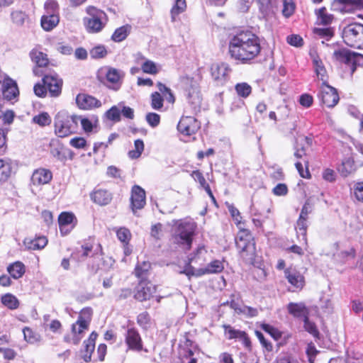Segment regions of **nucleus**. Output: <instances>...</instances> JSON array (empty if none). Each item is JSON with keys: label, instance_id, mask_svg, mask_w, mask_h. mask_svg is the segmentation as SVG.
<instances>
[{"label": "nucleus", "instance_id": "nucleus-53", "mask_svg": "<svg viewBox=\"0 0 363 363\" xmlns=\"http://www.w3.org/2000/svg\"><path fill=\"white\" fill-rule=\"evenodd\" d=\"M306 221L307 219L299 217L298 220L296 223V229L297 230V233L298 235H301L303 236V239L304 240H306Z\"/></svg>", "mask_w": 363, "mask_h": 363}, {"label": "nucleus", "instance_id": "nucleus-30", "mask_svg": "<svg viewBox=\"0 0 363 363\" xmlns=\"http://www.w3.org/2000/svg\"><path fill=\"white\" fill-rule=\"evenodd\" d=\"M288 311L296 318H306L308 315V310L303 303H289Z\"/></svg>", "mask_w": 363, "mask_h": 363}, {"label": "nucleus", "instance_id": "nucleus-26", "mask_svg": "<svg viewBox=\"0 0 363 363\" xmlns=\"http://www.w3.org/2000/svg\"><path fill=\"white\" fill-rule=\"evenodd\" d=\"M357 169L353 155L346 157L343 159L342 164L338 167V172L342 177H347L355 172Z\"/></svg>", "mask_w": 363, "mask_h": 363}, {"label": "nucleus", "instance_id": "nucleus-57", "mask_svg": "<svg viewBox=\"0 0 363 363\" xmlns=\"http://www.w3.org/2000/svg\"><path fill=\"white\" fill-rule=\"evenodd\" d=\"M33 91L37 96L41 98L45 97L48 94L46 86L43 82L42 83L35 84L33 87Z\"/></svg>", "mask_w": 363, "mask_h": 363}, {"label": "nucleus", "instance_id": "nucleus-64", "mask_svg": "<svg viewBox=\"0 0 363 363\" xmlns=\"http://www.w3.org/2000/svg\"><path fill=\"white\" fill-rule=\"evenodd\" d=\"M287 43L295 47H301L303 45V39L298 35H291L287 37Z\"/></svg>", "mask_w": 363, "mask_h": 363}, {"label": "nucleus", "instance_id": "nucleus-13", "mask_svg": "<svg viewBox=\"0 0 363 363\" xmlns=\"http://www.w3.org/2000/svg\"><path fill=\"white\" fill-rule=\"evenodd\" d=\"M319 97L323 104L329 108L335 106L339 101V96L337 90L327 84L326 82L322 83Z\"/></svg>", "mask_w": 363, "mask_h": 363}, {"label": "nucleus", "instance_id": "nucleus-1", "mask_svg": "<svg viewBox=\"0 0 363 363\" xmlns=\"http://www.w3.org/2000/svg\"><path fill=\"white\" fill-rule=\"evenodd\" d=\"M228 50L234 60L248 63L260 53L259 38L251 31H241L230 38Z\"/></svg>", "mask_w": 363, "mask_h": 363}, {"label": "nucleus", "instance_id": "nucleus-50", "mask_svg": "<svg viewBox=\"0 0 363 363\" xmlns=\"http://www.w3.org/2000/svg\"><path fill=\"white\" fill-rule=\"evenodd\" d=\"M295 10V4L292 0H284L283 1V15L288 18L291 16Z\"/></svg>", "mask_w": 363, "mask_h": 363}, {"label": "nucleus", "instance_id": "nucleus-29", "mask_svg": "<svg viewBox=\"0 0 363 363\" xmlns=\"http://www.w3.org/2000/svg\"><path fill=\"white\" fill-rule=\"evenodd\" d=\"M23 244L28 250H39L43 249L48 244V240L44 236L35 238H26Z\"/></svg>", "mask_w": 363, "mask_h": 363}, {"label": "nucleus", "instance_id": "nucleus-24", "mask_svg": "<svg viewBox=\"0 0 363 363\" xmlns=\"http://www.w3.org/2000/svg\"><path fill=\"white\" fill-rule=\"evenodd\" d=\"M52 178V174L49 169L40 168L33 172L31 182L35 186L44 185L48 184Z\"/></svg>", "mask_w": 363, "mask_h": 363}, {"label": "nucleus", "instance_id": "nucleus-28", "mask_svg": "<svg viewBox=\"0 0 363 363\" xmlns=\"http://www.w3.org/2000/svg\"><path fill=\"white\" fill-rule=\"evenodd\" d=\"M91 199L94 203L100 206H105L111 202L112 196L108 191L98 189L91 194Z\"/></svg>", "mask_w": 363, "mask_h": 363}, {"label": "nucleus", "instance_id": "nucleus-46", "mask_svg": "<svg viewBox=\"0 0 363 363\" xmlns=\"http://www.w3.org/2000/svg\"><path fill=\"white\" fill-rule=\"evenodd\" d=\"M141 69L143 72L150 74H155L158 72V68L156 64L150 60H146L142 64Z\"/></svg>", "mask_w": 363, "mask_h": 363}, {"label": "nucleus", "instance_id": "nucleus-17", "mask_svg": "<svg viewBox=\"0 0 363 363\" xmlns=\"http://www.w3.org/2000/svg\"><path fill=\"white\" fill-rule=\"evenodd\" d=\"M335 249L334 252V259L340 263H345L351 259H354L356 255V251L353 247L351 246H342L338 243H335L333 245Z\"/></svg>", "mask_w": 363, "mask_h": 363}, {"label": "nucleus", "instance_id": "nucleus-58", "mask_svg": "<svg viewBox=\"0 0 363 363\" xmlns=\"http://www.w3.org/2000/svg\"><path fill=\"white\" fill-rule=\"evenodd\" d=\"M45 9L47 14H57L58 11V4L55 0H48L45 4Z\"/></svg>", "mask_w": 363, "mask_h": 363}, {"label": "nucleus", "instance_id": "nucleus-21", "mask_svg": "<svg viewBox=\"0 0 363 363\" xmlns=\"http://www.w3.org/2000/svg\"><path fill=\"white\" fill-rule=\"evenodd\" d=\"M76 103L79 108L84 110L99 108L101 106L99 100L86 94H79L76 97Z\"/></svg>", "mask_w": 363, "mask_h": 363}, {"label": "nucleus", "instance_id": "nucleus-27", "mask_svg": "<svg viewBox=\"0 0 363 363\" xmlns=\"http://www.w3.org/2000/svg\"><path fill=\"white\" fill-rule=\"evenodd\" d=\"M123 77V71L112 67L108 68L106 74L107 81L113 84L114 89L120 87Z\"/></svg>", "mask_w": 363, "mask_h": 363}, {"label": "nucleus", "instance_id": "nucleus-10", "mask_svg": "<svg viewBox=\"0 0 363 363\" xmlns=\"http://www.w3.org/2000/svg\"><path fill=\"white\" fill-rule=\"evenodd\" d=\"M224 269V265L220 260H213L208 264L205 267L194 269L190 265H188L183 271L182 274H185L188 277L195 276L201 277L204 274H216L221 272Z\"/></svg>", "mask_w": 363, "mask_h": 363}, {"label": "nucleus", "instance_id": "nucleus-15", "mask_svg": "<svg viewBox=\"0 0 363 363\" xmlns=\"http://www.w3.org/2000/svg\"><path fill=\"white\" fill-rule=\"evenodd\" d=\"M199 128L200 123L192 116L182 117L177 125L179 132L186 136L195 134Z\"/></svg>", "mask_w": 363, "mask_h": 363}, {"label": "nucleus", "instance_id": "nucleus-32", "mask_svg": "<svg viewBox=\"0 0 363 363\" xmlns=\"http://www.w3.org/2000/svg\"><path fill=\"white\" fill-rule=\"evenodd\" d=\"M59 23V17L57 14H46L41 18V26L45 30H52Z\"/></svg>", "mask_w": 363, "mask_h": 363}, {"label": "nucleus", "instance_id": "nucleus-38", "mask_svg": "<svg viewBox=\"0 0 363 363\" xmlns=\"http://www.w3.org/2000/svg\"><path fill=\"white\" fill-rule=\"evenodd\" d=\"M59 225H72L76 223V218L72 213L63 212L58 218Z\"/></svg>", "mask_w": 363, "mask_h": 363}, {"label": "nucleus", "instance_id": "nucleus-8", "mask_svg": "<svg viewBox=\"0 0 363 363\" xmlns=\"http://www.w3.org/2000/svg\"><path fill=\"white\" fill-rule=\"evenodd\" d=\"M334 57L337 61L344 63L345 70L347 71L350 75H352L357 69V65L363 63V55L356 52H352L346 49L335 50L333 53Z\"/></svg>", "mask_w": 363, "mask_h": 363}, {"label": "nucleus", "instance_id": "nucleus-16", "mask_svg": "<svg viewBox=\"0 0 363 363\" xmlns=\"http://www.w3.org/2000/svg\"><path fill=\"white\" fill-rule=\"evenodd\" d=\"M156 291V286L146 280H141L136 287L134 295L135 299L144 301L150 299Z\"/></svg>", "mask_w": 363, "mask_h": 363}, {"label": "nucleus", "instance_id": "nucleus-12", "mask_svg": "<svg viewBox=\"0 0 363 363\" xmlns=\"http://www.w3.org/2000/svg\"><path fill=\"white\" fill-rule=\"evenodd\" d=\"M42 82L45 84L47 91L51 97H57L61 94L62 80L57 74L45 72L43 74Z\"/></svg>", "mask_w": 363, "mask_h": 363}, {"label": "nucleus", "instance_id": "nucleus-62", "mask_svg": "<svg viewBox=\"0 0 363 363\" xmlns=\"http://www.w3.org/2000/svg\"><path fill=\"white\" fill-rule=\"evenodd\" d=\"M256 335L257 338L259 339L260 343L262 344V347L266 349L267 351L271 352L273 350V345L272 344L267 340L263 334L261 332L257 331Z\"/></svg>", "mask_w": 363, "mask_h": 363}, {"label": "nucleus", "instance_id": "nucleus-23", "mask_svg": "<svg viewBox=\"0 0 363 363\" xmlns=\"http://www.w3.org/2000/svg\"><path fill=\"white\" fill-rule=\"evenodd\" d=\"M4 98L11 101L18 96V89L16 83L10 78L6 77L1 82Z\"/></svg>", "mask_w": 363, "mask_h": 363}, {"label": "nucleus", "instance_id": "nucleus-3", "mask_svg": "<svg viewBox=\"0 0 363 363\" xmlns=\"http://www.w3.org/2000/svg\"><path fill=\"white\" fill-rule=\"evenodd\" d=\"M196 228V223L192 220L177 221L172 229V242L183 250H190Z\"/></svg>", "mask_w": 363, "mask_h": 363}, {"label": "nucleus", "instance_id": "nucleus-44", "mask_svg": "<svg viewBox=\"0 0 363 363\" xmlns=\"http://www.w3.org/2000/svg\"><path fill=\"white\" fill-rule=\"evenodd\" d=\"M157 86L160 92L162 94V98H164L169 103L174 102V97L170 89L161 82H158Z\"/></svg>", "mask_w": 363, "mask_h": 363}, {"label": "nucleus", "instance_id": "nucleus-35", "mask_svg": "<svg viewBox=\"0 0 363 363\" xmlns=\"http://www.w3.org/2000/svg\"><path fill=\"white\" fill-rule=\"evenodd\" d=\"M2 304L11 310H14L18 308V299L11 294H6L1 296Z\"/></svg>", "mask_w": 363, "mask_h": 363}, {"label": "nucleus", "instance_id": "nucleus-11", "mask_svg": "<svg viewBox=\"0 0 363 363\" xmlns=\"http://www.w3.org/2000/svg\"><path fill=\"white\" fill-rule=\"evenodd\" d=\"M31 61L35 65L33 72L35 76L41 77L46 72V67L49 65V59L47 54L41 51L38 48H34L29 53Z\"/></svg>", "mask_w": 363, "mask_h": 363}, {"label": "nucleus", "instance_id": "nucleus-7", "mask_svg": "<svg viewBox=\"0 0 363 363\" xmlns=\"http://www.w3.org/2000/svg\"><path fill=\"white\" fill-rule=\"evenodd\" d=\"M342 37L348 46L355 48H363V25L351 23L345 26L342 32Z\"/></svg>", "mask_w": 363, "mask_h": 363}, {"label": "nucleus", "instance_id": "nucleus-34", "mask_svg": "<svg viewBox=\"0 0 363 363\" xmlns=\"http://www.w3.org/2000/svg\"><path fill=\"white\" fill-rule=\"evenodd\" d=\"M186 9V0H176L171 9L172 21H177V16L185 11Z\"/></svg>", "mask_w": 363, "mask_h": 363}, {"label": "nucleus", "instance_id": "nucleus-59", "mask_svg": "<svg viewBox=\"0 0 363 363\" xmlns=\"http://www.w3.org/2000/svg\"><path fill=\"white\" fill-rule=\"evenodd\" d=\"M146 121L150 126L155 128L159 125L160 116L159 114L155 113H148L146 115Z\"/></svg>", "mask_w": 363, "mask_h": 363}, {"label": "nucleus", "instance_id": "nucleus-9", "mask_svg": "<svg viewBox=\"0 0 363 363\" xmlns=\"http://www.w3.org/2000/svg\"><path fill=\"white\" fill-rule=\"evenodd\" d=\"M76 120L74 116H67L65 113H57L55 118V133L60 138H65L74 133L76 129Z\"/></svg>", "mask_w": 363, "mask_h": 363}, {"label": "nucleus", "instance_id": "nucleus-36", "mask_svg": "<svg viewBox=\"0 0 363 363\" xmlns=\"http://www.w3.org/2000/svg\"><path fill=\"white\" fill-rule=\"evenodd\" d=\"M315 72L317 77L323 82H326V69L318 57H315L313 60Z\"/></svg>", "mask_w": 363, "mask_h": 363}, {"label": "nucleus", "instance_id": "nucleus-37", "mask_svg": "<svg viewBox=\"0 0 363 363\" xmlns=\"http://www.w3.org/2000/svg\"><path fill=\"white\" fill-rule=\"evenodd\" d=\"M130 30V26L126 25L117 28L112 35V40L115 42H121L125 40Z\"/></svg>", "mask_w": 363, "mask_h": 363}, {"label": "nucleus", "instance_id": "nucleus-47", "mask_svg": "<svg viewBox=\"0 0 363 363\" xmlns=\"http://www.w3.org/2000/svg\"><path fill=\"white\" fill-rule=\"evenodd\" d=\"M151 106L155 110L162 108L163 98L160 92L155 91L151 94Z\"/></svg>", "mask_w": 363, "mask_h": 363}, {"label": "nucleus", "instance_id": "nucleus-20", "mask_svg": "<svg viewBox=\"0 0 363 363\" xmlns=\"http://www.w3.org/2000/svg\"><path fill=\"white\" fill-rule=\"evenodd\" d=\"M185 84L189 86H186V91L188 92L187 96L189 102L195 106H199L201 104V98L199 89V85L196 81L193 79L186 77L185 79Z\"/></svg>", "mask_w": 363, "mask_h": 363}, {"label": "nucleus", "instance_id": "nucleus-41", "mask_svg": "<svg viewBox=\"0 0 363 363\" xmlns=\"http://www.w3.org/2000/svg\"><path fill=\"white\" fill-rule=\"evenodd\" d=\"M11 171V164L8 160H0V181L6 180Z\"/></svg>", "mask_w": 363, "mask_h": 363}, {"label": "nucleus", "instance_id": "nucleus-22", "mask_svg": "<svg viewBox=\"0 0 363 363\" xmlns=\"http://www.w3.org/2000/svg\"><path fill=\"white\" fill-rule=\"evenodd\" d=\"M284 275L288 281L296 289H301L305 284L304 277L300 272L294 268H287L284 270Z\"/></svg>", "mask_w": 363, "mask_h": 363}, {"label": "nucleus", "instance_id": "nucleus-55", "mask_svg": "<svg viewBox=\"0 0 363 363\" xmlns=\"http://www.w3.org/2000/svg\"><path fill=\"white\" fill-rule=\"evenodd\" d=\"M33 121L40 125L45 126L50 123L51 118L47 113H43L33 117Z\"/></svg>", "mask_w": 363, "mask_h": 363}, {"label": "nucleus", "instance_id": "nucleus-19", "mask_svg": "<svg viewBox=\"0 0 363 363\" xmlns=\"http://www.w3.org/2000/svg\"><path fill=\"white\" fill-rule=\"evenodd\" d=\"M225 335L228 340L238 339L242 342L244 346L250 349L251 347V342L245 331L236 330L230 325H223Z\"/></svg>", "mask_w": 363, "mask_h": 363}, {"label": "nucleus", "instance_id": "nucleus-45", "mask_svg": "<svg viewBox=\"0 0 363 363\" xmlns=\"http://www.w3.org/2000/svg\"><path fill=\"white\" fill-rule=\"evenodd\" d=\"M74 117H76L78 118V120H76V129L77 130L78 123H80L83 130L86 133H89V132L92 131L94 124L89 118H82V116H74Z\"/></svg>", "mask_w": 363, "mask_h": 363}, {"label": "nucleus", "instance_id": "nucleus-14", "mask_svg": "<svg viewBox=\"0 0 363 363\" xmlns=\"http://www.w3.org/2000/svg\"><path fill=\"white\" fill-rule=\"evenodd\" d=\"M231 72V69L226 63H216L213 64L211 67V74L217 84H224Z\"/></svg>", "mask_w": 363, "mask_h": 363}, {"label": "nucleus", "instance_id": "nucleus-51", "mask_svg": "<svg viewBox=\"0 0 363 363\" xmlns=\"http://www.w3.org/2000/svg\"><path fill=\"white\" fill-rule=\"evenodd\" d=\"M116 235L118 240L125 244H128L131 238L130 230L125 228H121L118 229Z\"/></svg>", "mask_w": 363, "mask_h": 363}, {"label": "nucleus", "instance_id": "nucleus-39", "mask_svg": "<svg viewBox=\"0 0 363 363\" xmlns=\"http://www.w3.org/2000/svg\"><path fill=\"white\" fill-rule=\"evenodd\" d=\"M11 18L13 23L18 26H22L28 18V16L25 12L16 10L11 13Z\"/></svg>", "mask_w": 363, "mask_h": 363}, {"label": "nucleus", "instance_id": "nucleus-52", "mask_svg": "<svg viewBox=\"0 0 363 363\" xmlns=\"http://www.w3.org/2000/svg\"><path fill=\"white\" fill-rule=\"evenodd\" d=\"M150 264L149 262H143L141 264H138L135 269V276L138 277H143L150 269Z\"/></svg>", "mask_w": 363, "mask_h": 363}, {"label": "nucleus", "instance_id": "nucleus-4", "mask_svg": "<svg viewBox=\"0 0 363 363\" xmlns=\"http://www.w3.org/2000/svg\"><path fill=\"white\" fill-rule=\"evenodd\" d=\"M235 244L242 258L249 264L255 261L256 249L254 238L248 230L240 229L235 238Z\"/></svg>", "mask_w": 363, "mask_h": 363}, {"label": "nucleus", "instance_id": "nucleus-54", "mask_svg": "<svg viewBox=\"0 0 363 363\" xmlns=\"http://www.w3.org/2000/svg\"><path fill=\"white\" fill-rule=\"evenodd\" d=\"M107 51L104 46H96L90 50V55L92 58L98 59L106 56Z\"/></svg>", "mask_w": 363, "mask_h": 363}, {"label": "nucleus", "instance_id": "nucleus-48", "mask_svg": "<svg viewBox=\"0 0 363 363\" xmlns=\"http://www.w3.org/2000/svg\"><path fill=\"white\" fill-rule=\"evenodd\" d=\"M106 117L113 121H119L121 120V109L119 104L117 106H112L106 113Z\"/></svg>", "mask_w": 363, "mask_h": 363}, {"label": "nucleus", "instance_id": "nucleus-5", "mask_svg": "<svg viewBox=\"0 0 363 363\" xmlns=\"http://www.w3.org/2000/svg\"><path fill=\"white\" fill-rule=\"evenodd\" d=\"M92 315V310L89 308L82 309L78 316L76 323L72 325V336L66 335L64 337L65 342L78 345L84 336V333L88 330Z\"/></svg>", "mask_w": 363, "mask_h": 363}, {"label": "nucleus", "instance_id": "nucleus-33", "mask_svg": "<svg viewBox=\"0 0 363 363\" xmlns=\"http://www.w3.org/2000/svg\"><path fill=\"white\" fill-rule=\"evenodd\" d=\"M7 270L13 279L21 278L25 273V266L21 262H16L10 264Z\"/></svg>", "mask_w": 363, "mask_h": 363}, {"label": "nucleus", "instance_id": "nucleus-43", "mask_svg": "<svg viewBox=\"0 0 363 363\" xmlns=\"http://www.w3.org/2000/svg\"><path fill=\"white\" fill-rule=\"evenodd\" d=\"M318 19L320 23L323 25H328L332 23L333 16V15L327 13L325 8L320 9L317 13Z\"/></svg>", "mask_w": 363, "mask_h": 363}, {"label": "nucleus", "instance_id": "nucleus-56", "mask_svg": "<svg viewBox=\"0 0 363 363\" xmlns=\"http://www.w3.org/2000/svg\"><path fill=\"white\" fill-rule=\"evenodd\" d=\"M353 195L358 201L363 203V182H357L354 185Z\"/></svg>", "mask_w": 363, "mask_h": 363}, {"label": "nucleus", "instance_id": "nucleus-42", "mask_svg": "<svg viewBox=\"0 0 363 363\" xmlns=\"http://www.w3.org/2000/svg\"><path fill=\"white\" fill-rule=\"evenodd\" d=\"M235 89L238 95L242 98H247L252 91V87L245 82L237 84Z\"/></svg>", "mask_w": 363, "mask_h": 363}, {"label": "nucleus", "instance_id": "nucleus-61", "mask_svg": "<svg viewBox=\"0 0 363 363\" xmlns=\"http://www.w3.org/2000/svg\"><path fill=\"white\" fill-rule=\"evenodd\" d=\"M69 144L77 149H82L85 147L86 142L84 138L77 137L71 139Z\"/></svg>", "mask_w": 363, "mask_h": 363}, {"label": "nucleus", "instance_id": "nucleus-31", "mask_svg": "<svg viewBox=\"0 0 363 363\" xmlns=\"http://www.w3.org/2000/svg\"><path fill=\"white\" fill-rule=\"evenodd\" d=\"M97 337V333L95 332H92L88 340L84 342V354L83 355V359L85 362H88L91 360V354L95 348V341Z\"/></svg>", "mask_w": 363, "mask_h": 363}, {"label": "nucleus", "instance_id": "nucleus-18", "mask_svg": "<svg viewBox=\"0 0 363 363\" xmlns=\"http://www.w3.org/2000/svg\"><path fill=\"white\" fill-rule=\"evenodd\" d=\"M131 208L134 214L136 210L142 209L145 205V191L140 186L135 185L131 190Z\"/></svg>", "mask_w": 363, "mask_h": 363}, {"label": "nucleus", "instance_id": "nucleus-49", "mask_svg": "<svg viewBox=\"0 0 363 363\" xmlns=\"http://www.w3.org/2000/svg\"><path fill=\"white\" fill-rule=\"evenodd\" d=\"M24 339L30 343H35L40 339V335L34 333L30 328H25L23 330Z\"/></svg>", "mask_w": 363, "mask_h": 363}, {"label": "nucleus", "instance_id": "nucleus-40", "mask_svg": "<svg viewBox=\"0 0 363 363\" xmlns=\"http://www.w3.org/2000/svg\"><path fill=\"white\" fill-rule=\"evenodd\" d=\"M144 150V143L142 140L138 139L134 142V149L128 152V156L131 159H137L140 157Z\"/></svg>", "mask_w": 363, "mask_h": 363}, {"label": "nucleus", "instance_id": "nucleus-63", "mask_svg": "<svg viewBox=\"0 0 363 363\" xmlns=\"http://www.w3.org/2000/svg\"><path fill=\"white\" fill-rule=\"evenodd\" d=\"M240 314H243L247 317H255L258 314V311L257 308L244 306L240 310Z\"/></svg>", "mask_w": 363, "mask_h": 363}, {"label": "nucleus", "instance_id": "nucleus-25", "mask_svg": "<svg viewBox=\"0 0 363 363\" xmlns=\"http://www.w3.org/2000/svg\"><path fill=\"white\" fill-rule=\"evenodd\" d=\"M125 342L128 348L135 351L143 349L142 340L138 332L134 328L128 329L125 336Z\"/></svg>", "mask_w": 363, "mask_h": 363}, {"label": "nucleus", "instance_id": "nucleus-60", "mask_svg": "<svg viewBox=\"0 0 363 363\" xmlns=\"http://www.w3.org/2000/svg\"><path fill=\"white\" fill-rule=\"evenodd\" d=\"M303 320L304 328L306 330L312 334L313 336H317L318 335V330L315 325L309 320L308 315L303 318Z\"/></svg>", "mask_w": 363, "mask_h": 363}, {"label": "nucleus", "instance_id": "nucleus-6", "mask_svg": "<svg viewBox=\"0 0 363 363\" xmlns=\"http://www.w3.org/2000/svg\"><path fill=\"white\" fill-rule=\"evenodd\" d=\"M88 16L84 18L86 30L91 33H96L102 30L108 22L106 13L94 6H88L86 9Z\"/></svg>", "mask_w": 363, "mask_h": 363}, {"label": "nucleus", "instance_id": "nucleus-2", "mask_svg": "<svg viewBox=\"0 0 363 363\" xmlns=\"http://www.w3.org/2000/svg\"><path fill=\"white\" fill-rule=\"evenodd\" d=\"M94 247L92 243H84L72 253L71 258L77 262H84L94 251ZM92 258L93 263L91 268L93 271H97L102 268L106 269L109 265H111L113 262V260L110 257H108L107 260H103L104 257H102L101 246L99 244H98L94 249Z\"/></svg>", "mask_w": 363, "mask_h": 363}]
</instances>
